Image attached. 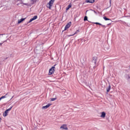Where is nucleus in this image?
Segmentation results:
<instances>
[{"label":"nucleus","mask_w":130,"mask_h":130,"mask_svg":"<svg viewBox=\"0 0 130 130\" xmlns=\"http://www.w3.org/2000/svg\"><path fill=\"white\" fill-rule=\"evenodd\" d=\"M74 35H75V34H74V35H70L69 36H74Z\"/></svg>","instance_id":"6ab92c4d"},{"label":"nucleus","mask_w":130,"mask_h":130,"mask_svg":"<svg viewBox=\"0 0 130 130\" xmlns=\"http://www.w3.org/2000/svg\"><path fill=\"white\" fill-rule=\"evenodd\" d=\"M55 0H51L49 3L47 4V7L48 8V9H51V7H52V5H53V3H54Z\"/></svg>","instance_id":"f03ea898"},{"label":"nucleus","mask_w":130,"mask_h":130,"mask_svg":"<svg viewBox=\"0 0 130 130\" xmlns=\"http://www.w3.org/2000/svg\"><path fill=\"white\" fill-rule=\"evenodd\" d=\"M72 24V22H70L68 23L65 26L64 30H67V29H69L70 27H71V25Z\"/></svg>","instance_id":"0eeeda50"},{"label":"nucleus","mask_w":130,"mask_h":130,"mask_svg":"<svg viewBox=\"0 0 130 130\" xmlns=\"http://www.w3.org/2000/svg\"><path fill=\"white\" fill-rule=\"evenodd\" d=\"M60 129L68 130V129H69V128H68V126H67V124H63L60 127Z\"/></svg>","instance_id":"39448f33"},{"label":"nucleus","mask_w":130,"mask_h":130,"mask_svg":"<svg viewBox=\"0 0 130 130\" xmlns=\"http://www.w3.org/2000/svg\"><path fill=\"white\" fill-rule=\"evenodd\" d=\"M2 121V118H0V122Z\"/></svg>","instance_id":"aec40b11"},{"label":"nucleus","mask_w":130,"mask_h":130,"mask_svg":"<svg viewBox=\"0 0 130 130\" xmlns=\"http://www.w3.org/2000/svg\"><path fill=\"white\" fill-rule=\"evenodd\" d=\"M85 2L87 3V4H93L95 3V0H86Z\"/></svg>","instance_id":"6e6552de"},{"label":"nucleus","mask_w":130,"mask_h":130,"mask_svg":"<svg viewBox=\"0 0 130 130\" xmlns=\"http://www.w3.org/2000/svg\"><path fill=\"white\" fill-rule=\"evenodd\" d=\"M5 98H8L10 100H12L13 98H14V96L11 98V95L10 94L6 93L5 95L3 96L0 98V100H2V99H5Z\"/></svg>","instance_id":"f257e3e1"},{"label":"nucleus","mask_w":130,"mask_h":130,"mask_svg":"<svg viewBox=\"0 0 130 130\" xmlns=\"http://www.w3.org/2000/svg\"><path fill=\"white\" fill-rule=\"evenodd\" d=\"M26 18H21L18 21V23L20 24L23 22V21H24Z\"/></svg>","instance_id":"9b49d317"},{"label":"nucleus","mask_w":130,"mask_h":130,"mask_svg":"<svg viewBox=\"0 0 130 130\" xmlns=\"http://www.w3.org/2000/svg\"><path fill=\"white\" fill-rule=\"evenodd\" d=\"M116 22H118V21H116Z\"/></svg>","instance_id":"5701e85b"},{"label":"nucleus","mask_w":130,"mask_h":130,"mask_svg":"<svg viewBox=\"0 0 130 130\" xmlns=\"http://www.w3.org/2000/svg\"><path fill=\"white\" fill-rule=\"evenodd\" d=\"M110 89H111V86L109 85L108 87L107 88V92H109V91H110Z\"/></svg>","instance_id":"ddd939ff"},{"label":"nucleus","mask_w":130,"mask_h":130,"mask_svg":"<svg viewBox=\"0 0 130 130\" xmlns=\"http://www.w3.org/2000/svg\"><path fill=\"white\" fill-rule=\"evenodd\" d=\"M104 19L105 20V21H110V19L106 17H104Z\"/></svg>","instance_id":"4468645a"},{"label":"nucleus","mask_w":130,"mask_h":130,"mask_svg":"<svg viewBox=\"0 0 130 130\" xmlns=\"http://www.w3.org/2000/svg\"><path fill=\"white\" fill-rule=\"evenodd\" d=\"M12 108H13V107H11L10 108L5 111V112L3 113V116H4V117L8 116V113H9V111H11V110H12Z\"/></svg>","instance_id":"7ed1b4c3"},{"label":"nucleus","mask_w":130,"mask_h":130,"mask_svg":"<svg viewBox=\"0 0 130 130\" xmlns=\"http://www.w3.org/2000/svg\"><path fill=\"white\" fill-rule=\"evenodd\" d=\"M56 98H52L51 99V101H55Z\"/></svg>","instance_id":"a211bd4d"},{"label":"nucleus","mask_w":130,"mask_h":130,"mask_svg":"<svg viewBox=\"0 0 130 130\" xmlns=\"http://www.w3.org/2000/svg\"><path fill=\"white\" fill-rule=\"evenodd\" d=\"M105 116H106V113H105V112H101L100 117L105 118Z\"/></svg>","instance_id":"423d86ee"},{"label":"nucleus","mask_w":130,"mask_h":130,"mask_svg":"<svg viewBox=\"0 0 130 130\" xmlns=\"http://www.w3.org/2000/svg\"><path fill=\"white\" fill-rule=\"evenodd\" d=\"M24 5H25V6H26L27 4H24Z\"/></svg>","instance_id":"4be33fe9"},{"label":"nucleus","mask_w":130,"mask_h":130,"mask_svg":"<svg viewBox=\"0 0 130 130\" xmlns=\"http://www.w3.org/2000/svg\"><path fill=\"white\" fill-rule=\"evenodd\" d=\"M94 13H95V14H96V11H94Z\"/></svg>","instance_id":"412c9836"},{"label":"nucleus","mask_w":130,"mask_h":130,"mask_svg":"<svg viewBox=\"0 0 130 130\" xmlns=\"http://www.w3.org/2000/svg\"><path fill=\"white\" fill-rule=\"evenodd\" d=\"M94 24H95V25H102L99 22H94Z\"/></svg>","instance_id":"f3484780"},{"label":"nucleus","mask_w":130,"mask_h":130,"mask_svg":"<svg viewBox=\"0 0 130 130\" xmlns=\"http://www.w3.org/2000/svg\"><path fill=\"white\" fill-rule=\"evenodd\" d=\"M71 8H72V4H70L66 8V11H69V10H70V9H71Z\"/></svg>","instance_id":"f8f14e48"},{"label":"nucleus","mask_w":130,"mask_h":130,"mask_svg":"<svg viewBox=\"0 0 130 130\" xmlns=\"http://www.w3.org/2000/svg\"><path fill=\"white\" fill-rule=\"evenodd\" d=\"M51 105V104H48L46 106L42 107V109H47V108H48L49 107V106H50Z\"/></svg>","instance_id":"1a4fd4ad"},{"label":"nucleus","mask_w":130,"mask_h":130,"mask_svg":"<svg viewBox=\"0 0 130 130\" xmlns=\"http://www.w3.org/2000/svg\"><path fill=\"white\" fill-rule=\"evenodd\" d=\"M88 20V17L85 16L84 18V21H87Z\"/></svg>","instance_id":"2eb2a0df"},{"label":"nucleus","mask_w":130,"mask_h":130,"mask_svg":"<svg viewBox=\"0 0 130 130\" xmlns=\"http://www.w3.org/2000/svg\"><path fill=\"white\" fill-rule=\"evenodd\" d=\"M93 62H94V63L96 64L97 62V60L96 59H93L92 60Z\"/></svg>","instance_id":"dca6fc26"},{"label":"nucleus","mask_w":130,"mask_h":130,"mask_svg":"<svg viewBox=\"0 0 130 130\" xmlns=\"http://www.w3.org/2000/svg\"><path fill=\"white\" fill-rule=\"evenodd\" d=\"M1 100H0V101H1Z\"/></svg>","instance_id":"b1692460"},{"label":"nucleus","mask_w":130,"mask_h":130,"mask_svg":"<svg viewBox=\"0 0 130 130\" xmlns=\"http://www.w3.org/2000/svg\"><path fill=\"white\" fill-rule=\"evenodd\" d=\"M54 69H55V67H52L49 71V75L50 76L51 75H52V74H53V73H54Z\"/></svg>","instance_id":"20e7f679"},{"label":"nucleus","mask_w":130,"mask_h":130,"mask_svg":"<svg viewBox=\"0 0 130 130\" xmlns=\"http://www.w3.org/2000/svg\"><path fill=\"white\" fill-rule=\"evenodd\" d=\"M38 16H35L32 18H31L29 20V23H31V22H32V21H34V20H36V19H37Z\"/></svg>","instance_id":"9d476101"}]
</instances>
